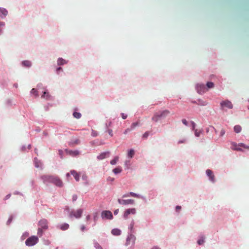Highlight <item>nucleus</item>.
<instances>
[{
    "label": "nucleus",
    "instance_id": "56",
    "mask_svg": "<svg viewBox=\"0 0 249 249\" xmlns=\"http://www.w3.org/2000/svg\"><path fill=\"white\" fill-rule=\"evenodd\" d=\"M152 249H160L158 247H154L153 248H152Z\"/></svg>",
    "mask_w": 249,
    "mask_h": 249
},
{
    "label": "nucleus",
    "instance_id": "19",
    "mask_svg": "<svg viewBox=\"0 0 249 249\" xmlns=\"http://www.w3.org/2000/svg\"><path fill=\"white\" fill-rule=\"evenodd\" d=\"M80 143V140L78 139H75L72 140L69 143L70 145L73 146L75 144H78Z\"/></svg>",
    "mask_w": 249,
    "mask_h": 249
},
{
    "label": "nucleus",
    "instance_id": "2",
    "mask_svg": "<svg viewBox=\"0 0 249 249\" xmlns=\"http://www.w3.org/2000/svg\"><path fill=\"white\" fill-rule=\"evenodd\" d=\"M38 241V238L36 236H32L28 238L25 241V244L28 246H32L36 244Z\"/></svg>",
    "mask_w": 249,
    "mask_h": 249
},
{
    "label": "nucleus",
    "instance_id": "3",
    "mask_svg": "<svg viewBox=\"0 0 249 249\" xmlns=\"http://www.w3.org/2000/svg\"><path fill=\"white\" fill-rule=\"evenodd\" d=\"M51 183L58 187H62L63 186L62 180L57 176H53Z\"/></svg>",
    "mask_w": 249,
    "mask_h": 249
},
{
    "label": "nucleus",
    "instance_id": "4",
    "mask_svg": "<svg viewBox=\"0 0 249 249\" xmlns=\"http://www.w3.org/2000/svg\"><path fill=\"white\" fill-rule=\"evenodd\" d=\"M136 213V210L135 208H129L126 209L124 213V219H127L128 217V215L130 214H135Z\"/></svg>",
    "mask_w": 249,
    "mask_h": 249
},
{
    "label": "nucleus",
    "instance_id": "39",
    "mask_svg": "<svg viewBox=\"0 0 249 249\" xmlns=\"http://www.w3.org/2000/svg\"><path fill=\"white\" fill-rule=\"evenodd\" d=\"M149 132L148 131L146 132L143 134L142 138L144 139H146L148 137V136H149Z\"/></svg>",
    "mask_w": 249,
    "mask_h": 249
},
{
    "label": "nucleus",
    "instance_id": "11",
    "mask_svg": "<svg viewBox=\"0 0 249 249\" xmlns=\"http://www.w3.org/2000/svg\"><path fill=\"white\" fill-rule=\"evenodd\" d=\"M197 92L199 94H203L208 90V89L203 84H198L196 87Z\"/></svg>",
    "mask_w": 249,
    "mask_h": 249
},
{
    "label": "nucleus",
    "instance_id": "48",
    "mask_svg": "<svg viewBox=\"0 0 249 249\" xmlns=\"http://www.w3.org/2000/svg\"><path fill=\"white\" fill-rule=\"evenodd\" d=\"M85 230V226L84 225H82L81 227V230L82 231H84Z\"/></svg>",
    "mask_w": 249,
    "mask_h": 249
},
{
    "label": "nucleus",
    "instance_id": "36",
    "mask_svg": "<svg viewBox=\"0 0 249 249\" xmlns=\"http://www.w3.org/2000/svg\"><path fill=\"white\" fill-rule=\"evenodd\" d=\"M201 132V131L196 129L195 131V135L196 137H199Z\"/></svg>",
    "mask_w": 249,
    "mask_h": 249
},
{
    "label": "nucleus",
    "instance_id": "7",
    "mask_svg": "<svg viewBox=\"0 0 249 249\" xmlns=\"http://www.w3.org/2000/svg\"><path fill=\"white\" fill-rule=\"evenodd\" d=\"M39 228H42L43 230H47L48 228V221L45 219H41L38 222Z\"/></svg>",
    "mask_w": 249,
    "mask_h": 249
},
{
    "label": "nucleus",
    "instance_id": "6",
    "mask_svg": "<svg viewBox=\"0 0 249 249\" xmlns=\"http://www.w3.org/2000/svg\"><path fill=\"white\" fill-rule=\"evenodd\" d=\"M238 146H242V147H243L244 148L249 149V146H247L243 143L237 144L236 143H235L234 142H231V148L232 150H235V149H236V147Z\"/></svg>",
    "mask_w": 249,
    "mask_h": 249
},
{
    "label": "nucleus",
    "instance_id": "13",
    "mask_svg": "<svg viewBox=\"0 0 249 249\" xmlns=\"http://www.w3.org/2000/svg\"><path fill=\"white\" fill-rule=\"evenodd\" d=\"M110 152L109 151L101 153L98 156H97V158L99 160H102L106 158H107L109 156Z\"/></svg>",
    "mask_w": 249,
    "mask_h": 249
},
{
    "label": "nucleus",
    "instance_id": "33",
    "mask_svg": "<svg viewBox=\"0 0 249 249\" xmlns=\"http://www.w3.org/2000/svg\"><path fill=\"white\" fill-rule=\"evenodd\" d=\"M94 247L96 249H103V248H102V247L99 245V244L97 242H95L94 243Z\"/></svg>",
    "mask_w": 249,
    "mask_h": 249
},
{
    "label": "nucleus",
    "instance_id": "18",
    "mask_svg": "<svg viewBox=\"0 0 249 249\" xmlns=\"http://www.w3.org/2000/svg\"><path fill=\"white\" fill-rule=\"evenodd\" d=\"M67 152L70 155L72 156H75L79 154V152L77 150L72 151V150H67Z\"/></svg>",
    "mask_w": 249,
    "mask_h": 249
},
{
    "label": "nucleus",
    "instance_id": "53",
    "mask_svg": "<svg viewBox=\"0 0 249 249\" xmlns=\"http://www.w3.org/2000/svg\"><path fill=\"white\" fill-rule=\"evenodd\" d=\"M90 218V216L89 215H88L87 216H86V219L87 220H89Z\"/></svg>",
    "mask_w": 249,
    "mask_h": 249
},
{
    "label": "nucleus",
    "instance_id": "5",
    "mask_svg": "<svg viewBox=\"0 0 249 249\" xmlns=\"http://www.w3.org/2000/svg\"><path fill=\"white\" fill-rule=\"evenodd\" d=\"M118 202L120 204L124 205L134 204V200L132 199H118Z\"/></svg>",
    "mask_w": 249,
    "mask_h": 249
},
{
    "label": "nucleus",
    "instance_id": "46",
    "mask_svg": "<svg viewBox=\"0 0 249 249\" xmlns=\"http://www.w3.org/2000/svg\"><path fill=\"white\" fill-rule=\"evenodd\" d=\"M77 196L76 195H73L72 196V200L73 201H75L77 199Z\"/></svg>",
    "mask_w": 249,
    "mask_h": 249
},
{
    "label": "nucleus",
    "instance_id": "22",
    "mask_svg": "<svg viewBox=\"0 0 249 249\" xmlns=\"http://www.w3.org/2000/svg\"><path fill=\"white\" fill-rule=\"evenodd\" d=\"M66 63L67 61L65 60L62 59V58H59L57 60V64L58 65H62Z\"/></svg>",
    "mask_w": 249,
    "mask_h": 249
},
{
    "label": "nucleus",
    "instance_id": "55",
    "mask_svg": "<svg viewBox=\"0 0 249 249\" xmlns=\"http://www.w3.org/2000/svg\"><path fill=\"white\" fill-rule=\"evenodd\" d=\"M62 70V68L61 67H59L57 69H56V71H60Z\"/></svg>",
    "mask_w": 249,
    "mask_h": 249
},
{
    "label": "nucleus",
    "instance_id": "42",
    "mask_svg": "<svg viewBox=\"0 0 249 249\" xmlns=\"http://www.w3.org/2000/svg\"><path fill=\"white\" fill-rule=\"evenodd\" d=\"M182 122L185 125H188V122H187V121H186V119H182Z\"/></svg>",
    "mask_w": 249,
    "mask_h": 249
},
{
    "label": "nucleus",
    "instance_id": "57",
    "mask_svg": "<svg viewBox=\"0 0 249 249\" xmlns=\"http://www.w3.org/2000/svg\"><path fill=\"white\" fill-rule=\"evenodd\" d=\"M70 173H67V174H66V176H67V178L69 177H70Z\"/></svg>",
    "mask_w": 249,
    "mask_h": 249
},
{
    "label": "nucleus",
    "instance_id": "25",
    "mask_svg": "<svg viewBox=\"0 0 249 249\" xmlns=\"http://www.w3.org/2000/svg\"><path fill=\"white\" fill-rule=\"evenodd\" d=\"M242 128L239 125H235L234 127V130L236 133H239L241 131Z\"/></svg>",
    "mask_w": 249,
    "mask_h": 249
},
{
    "label": "nucleus",
    "instance_id": "50",
    "mask_svg": "<svg viewBox=\"0 0 249 249\" xmlns=\"http://www.w3.org/2000/svg\"><path fill=\"white\" fill-rule=\"evenodd\" d=\"M118 212H119V209H117L114 211V214L116 215L118 214Z\"/></svg>",
    "mask_w": 249,
    "mask_h": 249
},
{
    "label": "nucleus",
    "instance_id": "10",
    "mask_svg": "<svg viewBox=\"0 0 249 249\" xmlns=\"http://www.w3.org/2000/svg\"><path fill=\"white\" fill-rule=\"evenodd\" d=\"M102 217L107 219H111L113 218L112 213L109 211H104L102 213Z\"/></svg>",
    "mask_w": 249,
    "mask_h": 249
},
{
    "label": "nucleus",
    "instance_id": "27",
    "mask_svg": "<svg viewBox=\"0 0 249 249\" xmlns=\"http://www.w3.org/2000/svg\"><path fill=\"white\" fill-rule=\"evenodd\" d=\"M135 154V151L133 149H130L128 153V156L130 157V158H132L133 157Z\"/></svg>",
    "mask_w": 249,
    "mask_h": 249
},
{
    "label": "nucleus",
    "instance_id": "35",
    "mask_svg": "<svg viewBox=\"0 0 249 249\" xmlns=\"http://www.w3.org/2000/svg\"><path fill=\"white\" fill-rule=\"evenodd\" d=\"M139 123L138 122H135L131 124L130 126V128L131 130L133 129L135 127H136L137 125H138Z\"/></svg>",
    "mask_w": 249,
    "mask_h": 249
},
{
    "label": "nucleus",
    "instance_id": "52",
    "mask_svg": "<svg viewBox=\"0 0 249 249\" xmlns=\"http://www.w3.org/2000/svg\"><path fill=\"white\" fill-rule=\"evenodd\" d=\"M180 209H181V207H180V206H177L176 207V210H177V211L179 210H180Z\"/></svg>",
    "mask_w": 249,
    "mask_h": 249
},
{
    "label": "nucleus",
    "instance_id": "28",
    "mask_svg": "<svg viewBox=\"0 0 249 249\" xmlns=\"http://www.w3.org/2000/svg\"><path fill=\"white\" fill-rule=\"evenodd\" d=\"M73 116L76 119H79L81 117V114L77 112H74L73 113Z\"/></svg>",
    "mask_w": 249,
    "mask_h": 249
},
{
    "label": "nucleus",
    "instance_id": "45",
    "mask_svg": "<svg viewBox=\"0 0 249 249\" xmlns=\"http://www.w3.org/2000/svg\"><path fill=\"white\" fill-rule=\"evenodd\" d=\"M122 117L123 119H125L127 118V115L124 113H122Z\"/></svg>",
    "mask_w": 249,
    "mask_h": 249
},
{
    "label": "nucleus",
    "instance_id": "44",
    "mask_svg": "<svg viewBox=\"0 0 249 249\" xmlns=\"http://www.w3.org/2000/svg\"><path fill=\"white\" fill-rule=\"evenodd\" d=\"M131 128H127V129L124 131V134H127L128 132H129V131H131Z\"/></svg>",
    "mask_w": 249,
    "mask_h": 249
},
{
    "label": "nucleus",
    "instance_id": "9",
    "mask_svg": "<svg viewBox=\"0 0 249 249\" xmlns=\"http://www.w3.org/2000/svg\"><path fill=\"white\" fill-rule=\"evenodd\" d=\"M53 176L44 175L41 177L44 183H51Z\"/></svg>",
    "mask_w": 249,
    "mask_h": 249
},
{
    "label": "nucleus",
    "instance_id": "8",
    "mask_svg": "<svg viewBox=\"0 0 249 249\" xmlns=\"http://www.w3.org/2000/svg\"><path fill=\"white\" fill-rule=\"evenodd\" d=\"M83 210L82 209H78L75 211L71 212L70 213V216H73L76 218H79L82 215Z\"/></svg>",
    "mask_w": 249,
    "mask_h": 249
},
{
    "label": "nucleus",
    "instance_id": "38",
    "mask_svg": "<svg viewBox=\"0 0 249 249\" xmlns=\"http://www.w3.org/2000/svg\"><path fill=\"white\" fill-rule=\"evenodd\" d=\"M42 98H48L49 97V93L46 92V91H44L43 94L41 96Z\"/></svg>",
    "mask_w": 249,
    "mask_h": 249
},
{
    "label": "nucleus",
    "instance_id": "49",
    "mask_svg": "<svg viewBox=\"0 0 249 249\" xmlns=\"http://www.w3.org/2000/svg\"><path fill=\"white\" fill-rule=\"evenodd\" d=\"M10 196H11V195H10V194H8V195H7L5 196V199H9V198L10 197Z\"/></svg>",
    "mask_w": 249,
    "mask_h": 249
},
{
    "label": "nucleus",
    "instance_id": "17",
    "mask_svg": "<svg viewBox=\"0 0 249 249\" xmlns=\"http://www.w3.org/2000/svg\"><path fill=\"white\" fill-rule=\"evenodd\" d=\"M111 233L114 235H119L121 234V231L118 229H114L112 230Z\"/></svg>",
    "mask_w": 249,
    "mask_h": 249
},
{
    "label": "nucleus",
    "instance_id": "15",
    "mask_svg": "<svg viewBox=\"0 0 249 249\" xmlns=\"http://www.w3.org/2000/svg\"><path fill=\"white\" fill-rule=\"evenodd\" d=\"M71 174L73 175V176L74 177L75 179L77 181H78L79 180V179H80V175L79 173H78L76 171H74V170H71V172H70Z\"/></svg>",
    "mask_w": 249,
    "mask_h": 249
},
{
    "label": "nucleus",
    "instance_id": "29",
    "mask_svg": "<svg viewBox=\"0 0 249 249\" xmlns=\"http://www.w3.org/2000/svg\"><path fill=\"white\" fill-rule=\"evenodd\" d=\"M134 226V221L133 220H132L130 226H129V228L132 233L134 232V231H133Z\"/></svg>",
    "mask_w": 249,
    "mask_h": 249
},
{
    "label": "nucleus",
    "instance_id": "20",
    "mask_svg": "<svg viewBox=\"0 0 249 249\" xmlns=\"http://www.w3.org/2000/svg\"><path fill=\"white\" fill-rule=\"evenodd\" d=\"M122 171V168L121 167H117L115 168H114L113 170H112V172L115 174H119L120 173H121Z\"/></svg>",
    "mask_w": 249,
    "mask_h": 249
},
{
    "label": "nucleus",
    "instance_id": "34",
    "mask_svg": "<svg viewBox=\"0 0 249 249\" xmlns=\"http://www.w3.org/2000/svg\"><path fill=\"white\" fill-rule=\"evenodd\" d=\"M31 94L35 95L36 96H38L37 91L36 89L34 88L32 89V90L31 91Z\"/></svg>",
    "mask_w": 249,
    "mask_h": 249
},
{
    "label": "nucleus",
    "instance_id": "60",
    "mask_svg": "<svg viewBox=\"0 0 249 249\" xmlns=\"http://www.w3.org/2000/svg\"><path fill=\"white\" fill-rule=\"evenodd\" d=\"M203 106L206 105L207 103L206 102H204L203 104Z\"/></svg>",
    "mask_w": 249,
    "mask_h": 249
},
{
    "label": "nucleus",
    "instance_id": "41",
    "mask_svg": "<svg viewBox=\"0 0 249 249\" xmlns=\"http://www.w3.org/2000/svg\"><path fill=\"white\" fill-rule=\"evenodd\" d=\"M225 130H224L223 129H221V131H220V136L221 137H222V136H224V135L225 134Z\"/></svg>",
    "mask_w": 249,
    "mask_h": 249
},
{
    "label": "nucleus",
    "instance_id": "26",
    "mask_svg": "<svg viewBox=\"0 0 249 249\" xmlns=\"http://www.w3.org/2000/svg\"><path fill=\"white\" fill-rule=\"evenodd\" d=\"M207 89H212L214 87V84L212 82H208L206 84Z\"/></svg>",
    "mask_w": 249,
    "mask_h": 249
},
{
    "label": "nucleus",
    "instance_id": "47",
    "mask_svg": "<svg viewBox=\"0 0 249 249\" xmlns=\"http://www.w3.org/2000/svg\"><path fill=\"white\" fill-rule=\"evenodd\" d=\"M241 147H242V146H238V147H236V149H235V150H236V151H242V150L241 148Z\"/></svg>",
    "mask_w": 249,
    "mask_h": 249
},
{
    "label": "nucleus",
    "instance_id": "14",
    "mask_svg": "<svg viewBox=\"0 0 249 249\" xmlns=\"http://www.w3.org/2000/svg\"><path fill=\"white\" fill-rule=\"evenodd\" d=\"M207 175L209 177V179L212 181L214 182V176L213 173V172L210 170L208 169L206 170Z\"/></svg>",
    "mask_w": 249,
    "mask_h": 249
},
{
    "label": "nucleus",
    "instance_id": "61",
    "mask_svg": "<svg viewBox=\"0 0 249 249\" xmlns=\"http://www.w3.org/2000/svg\"><path fill=\"white\" fill-rule=\"evenodd\" d=\"M36 167H39V165H37V163H36Z\"/></svg>",
    "mask_w": 249,
    "mask_h": 249
},
{
    "label": "nucleus",
    "instance_id": "12",
    "mask_svg": "<svg viewBox=\"0 0 249 249\" xmlns=\"http://www.w3.org/2000/svg\"><path fill=\"white\" fill-rule=\"evenodd\" d=\"M220 105L222 108L226 107L228 108L231 109L233 107L232 104L229 101H223L221 103Z\"/></svg>",
    "mask_w": 249,
    "mask_h": 249
},
{
    "label": "nucleus",
    "instance_id": "58",
    "mask_svg": "<svg viewBox=\"0 0 249 249\" xmlns=\"http://www.w3.org/2000/svg\"><path fill=\"white\" fill-rule=\"evenodd\" d=\"M11 220H12V219H9L8 220V222L9 223H10L11 222Z\"/></svg>",
    "mask_w": 249,
    "mask_h": 249
},
{
    "label": "nucleus",
    "instance_id": "30",
    "mask_svg": "<svg viewBox=\"0 0 249 249\" xmlns=\"http://www.w3.org/2000/svg\"><path fill=\"white\" fill-rule=\"evenodd\" d=\"M91 135L93 137H97L98 135V133L97 131L92 129Z\"/></svg>",
    "mask_w": 249,
    "mask_h": 249
},
{
    "label": "nucleus",
    "instance_id": "59",
    "mask_svg": "<svg viewBox=\"0 0 249 249\" xmlns=\"http://www.w3.org/2000/svg\"><path fill=\"white\" fill-rule=\"evenodd\" d=\"M4 25V23H2V22H0V26L1 25Z\"/></svg>",
    "mask_w": 249,
    "mask_h": 249
},
{
    "label": "nucleus",
    "instance_id": "43",
    "mask_svg": "<svg viewBox=\"0 0 249 249\" xmlns=\"http://www.w3.org/2000/svg\"><path fill=\"white\" fill-rule=\"evenodd\" d=\"M129 196H130L129 193H126V194H124V195L123 196V198L127 197H129Z\"/></svg>",
    "mask_w": 249,
    "mask_h": 249
},
{
    "label": "nucleus",
    "instance_id": "31",
    "mask_svg": "<svg viewBox=\"0 0 249 249\" xmlns=\"http://www.w3.org/2000/svg\"><path fill=\"white\" fill-rule=\"evenodd\" d=\"M130 196L137 197V198H140V196L139 195H138L137 194H135L133 192H130L129 193Z\"/></svg>",
    "mask_w": 249,
    "mask_h": 249
},
{
    "label": "nucleus",
    "instance_id": "24",
    "mask_svg": "<svg viewBox=\"0 0 249 249\" xmlns=\"http://www.w3.org/2000/svg\"><path fill=\"white\" fill-rule=\"evenodd\" d=\"M22 65L25 67H29L31 66V63L28 60H25L22 62Z\"/></svg>",
    "mask_w": 249,
    "mask_h": 249
},
{
    "label": "nucleus",
    "instance_id": "21",
    "mask_svg": "<svg viewBox=\"0 0 249 249\" xmlns=\"http://www.w3.org/2000/svg\"><path fill=\"white\" fill-rule=\"evenodd\" d=\"M119 157L118 156H115L113 160H110V163L111 165H115L118 161Z\"/></svg>",
    "mask_w": 249,
    "mask_h": 249
},
{
    "label": "nucleus",
    "instance_id": "37",
    "mask_svg": "<svg viewBox=\"0 0 249 249\" xmlns=\"http://www.w3.org/2000/svg\"><path fill=\"white\" fill-rule=\"evenodd\" d=\"M204 238L202 237L201 238L199 239L197 241V243L199 245H201L204 243Z\"/></svg>",
    "mask_w": 249,
    "mask_h": 249
},
{
    "label": "nucleus",
    "instance_id": "32",
    "mask_svg": "<svg viewBox=\"0 0 249 249\" xmlns=\"http://www.w3.org/2000/svg\"><path fill=\"white\" fill-rule=\"evenodd\" d=\"M43 229L38 228L37 230V234L39 235V237H41L43 233Z\"/></svg>",
    "mask_w": 249,
    "mask_h": 249
},
{
    "label": "nucleus",
    "instance_id": "54",
    "mask_svg": "<svg viewBox=\"0 0 249 249\" xmlns=\"http://www.w3.org/2000/svg\"><path fill=\"white\" fill-rule=\"evenodd\" d=\"M192 125H193V129H194L195 127V123L194 122H192Z\"/></svg>",
    "mask_w": 249,
    "mask_h": 249
},
{
    "label": "nucleus",
    "instance_id": "51",
    "mask_svg": "<svg viewBox=\"0 0 249 249\" xmlns=\"http://www.w3.org/2000/svg\"><path fill=\"white\" fill-rule=\"evenodd\" d=\"M107 180H110L111 181H113L114 180V178H111V177H109L107 178Z\"/></svg>",
    "mask_w": 249,
    "mask_h": 249
},
{
    "label": "nucleus",
    "instance_id": "23",
    "mask_svg": "<svg viewBox=\"0 0 249 249\" xmlns=\"http://www.w3.org/2000/svg\"><path fill=\"white\" fill-rule=\"evenodd\" d=\"M69 228V224H68L67 223H64V224H62L60 227V229L63 231L66 230Z\"/></svg>",
    "mask_w": 249,
    "mask_h": 249
},
{
    "label": "nucleus",
    "instance_id": "16",
    "mask_svg": "<svg viewBox=\"0 0 249 249\" xmlns=\"http://www.w3.org/2000/svg\"><path fill=\"white\" fill-rule=\"evenodd\" d=\"M7 11L2 8H0V17L1 18L5 17L7 15Z\"/></svg>",
    "mask_w": 249,
    "mask_h": 249
},
{
    "label": "nucleus",
    "instance_id": "40",
    "mask_svg": "<svg viewBox=\"0 0 249 249\" xmlns=\"http://www.w3.org/2000/svg\"><path fill=\"white\" fill-rule=\"evenodd\" d=\"M107 132H108V133L109 134V135L111 137H112V136H113V132H112V129H108L107 130Z\"/></svg>",
    "mask_w": 249,
    "mask_h": 249
},
{
    "label": "nucleus",
    "instance_id": "1",
    "mask_svg": "<svg viewBox=\"0 0 249 249\" xmlns=\"http://www.w3.org/2000/svg\"><path fill=\"white\" fill-rule=\"evenodd\" d=\"M170 114L168 110L165 109L163 111H159L154 114L152 118V120L155 122H157L160 119L164 118L168 116Z\"/></svg>",
    "mask_w": 249,
    "mask_h": 249
}]
</instances>
